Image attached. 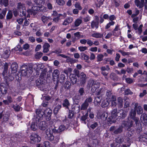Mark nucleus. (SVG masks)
I'll use <instances>...</instances> for the list:
<instances>
[{"label": "nucleus", "mask_w": 147, "mask_h": 147, "mask_svg": "<svg viewBox=\"0 0 147 147\" xmlns=\"http://www.w3.org/2000/svg\"><path fill=\"white\" fill-rule=\"evenodd\" d=\"M43 55V53L41 52H37L36 53L35 57L36 59H39Z\"/></svg>", "instance_id": "3c124183"}, {"label": "nucleus", "mask_w": 147, "mask_h": 147, "mask_svg": "<svg viewBox=\"0 0 147 147\" xmlns=\"http://www.w3.org/2000/svg\"><path fill=\"white\" fill-rule=\"evenodd\" d=\"M135 110L136 111L137 114L138 115L142 114L143 112V109L140 106H138Z\"/></svg>", "instance_id": "c85d7f7f"}, {"label": "nucleus", "mask_w": 147, "mask_h": 147, "mask_svg": "<svg viewBox=\"0 0 147 147\" xmlns=\"http://www.w3.org/2000/svg\"><path fill=\"white\" fill-rule=\"evenodd\" d=\"M75 7L77 9H78L79 10H81L82 8L80 5V3L78 2H76L75 4Z\"/></svg>", "instance_id": "603ef678"}, {"label": "nucleus", "mask_w": 147, "mask_h": 147, "mask_svg": "<svg viewBox=\"0 0 147 147\" xmlns=\"http://www.w3.org/2000/svg\"><path fill=\"white\" fill-rule=\"evenodd\" d=\"M56 3L60 6L63 5L65 4V1L63 0H56Z\"/></svg>", "instance_id": "8fccbe9b"}, {"label": "nucleus", "mask_w": 147, "mask_h": 147, "mask_svg": "<svg viewBox=\"0 0 147 147\" xmlns=\"http://www.w3.org/2000/svg\"><path fill=\"white\" fill-rule=\"evenodd\" d=\"M82 20L81 19L78 18L74 22V25L77 27L79 26L82 22Z\"/></svg>", "instance_id": "7c9ffc66"}, {"label": "nucleus", "mask_w": 147, "mask_h": 147, "mask_svg": "<svg viewBox=\"0 0 147 147\" xmlns=\"http://www.w3.org/2000/svg\"><path fill=\"white\" fill-rule=\"evenodd\" d=\"M116 141L117 143H121L123 142V139L122 138L119 137L116 139Z\"/></svg>", "instance_id": "69168bd1"}, {"label": "nucleus", "mask_w": 147, "mask_h": 147, "mask_svg": "<svg viewBox=\"0 0 147 147\" xmlns=\"http://www.w3.org/2000/svg\"><path fill=\"white\" fill-rule=\"evenodd\" d=\"M118 52L121 53L122 55L125 56L126 55H129V52H127L125 51H123L122 50H120L118 51Z\"/></svg>", "instance_id": "4d7b16f0"}, {"label": "nucleus", "mask_w": 147, "mask_h": 147, "mask_svg": "<svg viewBox=\"0 0 147 147\" xmlns=\"http://www.w3.org/2000/svg\"><path fill=\"white\" fill-rule=\"evenodd\" d=\"M115 24V22L111 21L108 23L105 26V29H107L109 28L111 26H113Z\"/></svg>", "instance_id": "79ce46f5"}, {"label": "nucleus", "mask_w": 147, "mask_h": 147, "mask_svg": "<svg viewBox=\"0 0 147 147\" xmlns=\"http://www.w3.org/2000/svg\"><path fill=\"white\" fill-rule=\"evenodd\" d=\"M65 129V127L64 125H60L58 129V133L64 131Z\"/></svg>", "instance_id": "37998d69"}, {"label": "nucleus", "mask_w": 147, "mask_h": 147, "mask_svg": "<svg viewBox=\"0 0 147 147\" xmlns=\"http://www.w3.org/2000/svg\"><path fill=\"white\" fill-rule=\"evenodd\" d=\"M21 75L22 76H26L28 74V67L26 65H22L21 67Z\"/></svg>", "instance_id": "f8f14e48"}, {"label": "nucleus", "mask_w": 147, "mask_h": 147, "mask_svg": "<svg viewBox=\"0 0 147 147\" xmlns=\"http://www.w3.org/2000/svg\"><path fill=\"white\" fill-rule=\"evenodd\" d=\"M136 114V111L132 109L129 115L132 119H133V118L135 117Z\"/></svg>", "instance_id": "f704fd0d"}, {"label": "nucleus", "mask_w": 147, "mask_h": 147, "mask_svg": "<svg viewBox=\"0 0 147 147\" xmlns=\"http://www.w3.org/2000/svg\"><path fill=\"white\" fill-rule=\"evenodd\" d=\"M39 5L37 6H33L32 7V9H29L28 10L27 12L29 14H32V13H34L35 11H38L39 10Z\"/></svg>", "instance_id": "ddd939ff"}, {"label": "nucleus", "mask_w": 147, "mask_h": 147, "mask_svg": "<svg viewBox=\"0 0 147 147\" xmlns=\"http://www.w3.org/2000/svg\"><path fill=\"white\" fill-rule=\"evenodd\" d=\"M66 61L67 62H69L71 63H72L76 62V60L68 57L66 59Z\"/></svg>", "instance_id": "a18cd8bd"}, {"label": "nucleus", "mask_w": 147, "mask_h": 147, "mask_svg": "<svg viewBox=\"0 0 147 147\" xmlns=\"http://www.w3.org/2000/svg\"><path fill=\"white\" fill-rule=\"evenodd\" d=\"M60 137L59 135L56 136L55 137V139L54 140V142L55 143H57L59 141Z\"/></svg>", "instance_id": "0e129e2a"}, {"label": "nucleus", "mask_w": 147, "mask_h": 147, "mask_svg": "<svg viewBox=\"0 0 147 147\" xmlns=\"http://www.w3.org/2000/svg\"><path fill=\"white\" fill-rule=\"evenodd\" d=\"M59 71L57 69L54 70L52 73L53 78L54 79H57L59 78Z\"/></svg>", "instance_id": "f3484780"}, {"label": "nucleus", "mask_w": 147, "mask_h": 147, "mask_svg": "<svg viewBox=\"0 0 147 147\" xmlns=\"http://www.w3.org/2000/svg\"><path fill=\"white\" fill-rule=\"evenodd\" d=\"M142 118L144 120H147V115L145 113H143L141 115V118Z\"/></svg>", "instance_id": "774afa93"}, {"label": "nucleus", "mask_w": 147, "mask_h": 147, "mask_svg": "<svg viewBox=\"0 0 147 147\" xmlns=\"http://www.w3.org/2000/svg\"><path fill=\"white\" fill-rule=\"evenodd\" d=\"M34 2L37 5H43L45 3L44 0H34Z\"/></svg>", "instance_id": "58836bf2"}, {"label": "nucleus", "mask_w": 147, "mask_h": 147, "mask_svg": "<svg viewBox=\"0 0 147 147\" xmlns=\"http://www.w3.org/2000/svg\"><path fill=\"white\" fill-rule=\"evenodd\" d=\"M125 82L127 84H130L133 83L134 82V80L130 78H125Z\"/></svg>", "instance_id": "c756f323"}, {"label": "nucleus", "mask_w": 147, "mask_h": 147, "mask_svg": "<svg viewBox=\"0 0 147 147\" xmlns=\"http://www.w3.org/2000/svg\"><path fill=\"white\" fill-rule=\"evenodd\" d=\"M36 118L33 119V121L31 125V128L32 130L35 131L38 128L37 124L40 121L42 120L44 113L39 109L36 110Z\"/></svg>", "instance_id": "f257e3e1"}, {"label": "nucleus", "mask_w": 147, "mask_h": 147, "mask_svg": "<svg viewBox=\"0 0 147 147\" xmlns=\"http://www.w3.org/2000/svg\"><path fill=\"white\" fill-rule=\"evenodd\" d=\"M50 18V17H47L43 15L41 17V20L42 21L43 23L45 24L47 23L49 19Z\"/></svg>", "instance_id": "cd10ccee"}, {"label": "nucleus", "mask_w": 147, "mask_h": 147, "mask_svg": "<svg viewBox=\"0 0 147 147\" xmlns=\"http://www.w3.org/2000/svg\"><path fill=\"white\" fill-rule=\"evenodd\" d=\"M20 13V15L21 16H25L26 13V10L25 9H21V10H19Z\"/></svg>", "instance_id": "5fc2aeb1"}, {"label": "nucleus", "mask_w": 147, "mask_h": 147, "mask_svg": "<svg viewBox=\"0 0 147 147\" xmlns=\"http://www.w3.org/2000/svg\"><path fill=\"white\" fill-rule=\"evenodd\" d=\"M1 91L3 93L5 94L7 92V89L6 87V85L4 83H1L0 84Z\"/></svg>", "instance_id": "a211bd4d"}, {"label": "nucleus", "mask_w": 147, "mask_h": 147, "mask_svg": "<svg viewBox=\"0 0 147 147\" xmlns=\"http://www.w3.org/2000/svg\"><path fill=\"white\" fill-rule=\"evenodd\" d=\"M73 20V18L72 17H69L64 20L62 24L63 25L67 26L71 23Z\"/></svg>", "instance_id": "2eb2a0df"}, {"label": "nucleus", "mask_w": 147, "mask_h": 147, "mask_svg": "<svg viewBox=\"0 0 147 147\" xmlns=\"http://www.w3.org/2000/svg\"><path fill=\"white\" fill-rule=\"evenodd\" d=\"M38 126L39 129L42 130H45L48 127L45 122L43 121L40 122Z\"/></svg>", "instance_id": "dca6fc26"}, {"label": "nucleus", "mask_w": 147, "mask_h": 147, "mask_svg": "<svg viewBox=\"0 0 147 147\" xmlns=\"http://www.w3.org/2000/svg\"><path fill=\"white\" fill-rule=\"evenodd\" d=\"M51 129L49 128L46 131V138L49 140L52 141L54 140V137L52 134Z\"/></svg>", "instance_id": "423d86ee"}, {"label": "nucleus", "mask_w": 147, "mask_h": 147, "mask_svg": "<svg viewBox=\"0 0 147 147\" xmlns=\"http://www.w3.org/2000/svg\"><path fill=\"white\" fill-rule=\"evenodd\" d=\"M12 13L11 11L9 10L8 11L6 16V18L7 19H11L12 17Z\"/></svg>", "instance_id": "c03bdc74"}, {"label": "nucleus", "mask_w": 147, "mask_h": 147, "mask_svg": "<svg viewBox=\"0 0 147 147\" xmlns=\"http://www.w3.org/2000/svg\"><path fill=\"white\" fill-rule=\"evenodd\" d=\"M72 71V69L71 68L68 67L64 70V72L68 76L69 74H70L71 72Z\"/></svg>", "instance_id": "a19ab883"}, {"label": "nucleus", "mask_w": 147, "mask_h": 147, "mask_svg": "<svg viewBox=\"0 0 147 147\" xmlns=\"http://www.w3.org/2000/svg\"><path fill=\"white\" fill-rule=\"evenodd\" d=\"M113 36L117 37L121 34V32L119 28V26L117 25L115 26V28L113 30L112 32Z\"/></svg>", "instance_id": "1a4fd4ad"}, {"label": "nucleus", "mask_w": 147, "mask_h": 147, "mask_svg": "<svg viewBox=\"0 0 147 147\" xmlns=\"http://www.w3.org/2000/svg\"><path fill=\"white\" fill-rule=\"evenodd\" d=\"M102 97L101 96H98L96 97L94 100V102L95 105H97L98 104L100 103L102 100Z\"/></svg>", "instance_id": "393cba45"}, {"label": "nucleus", "mask_w": 147, "mask_h": 147, "mask_svg": "<svg viewBox=\"0 0 147 147\" xmlns=\"http://www.w3.org/2000/svg\"><path fill=\"white\" fill-rule=\"evenodd\" d=\"M109 104V103L107 100H104L101 104V106L103 108H105L108 106Z\"/></svg>", "instance_id": "72a5a7b5"}, {"label": "nucleus", "mask_w": 147, "mask_h": 147, "mask_svg": "<svg viewBox=\"0 0 147 147\" xmlns=\"http://www.w3.org/2000/svg\"><path fill=\"white\" fill-rule=\"evenodd\" d=\"M39 10L42 11H46L47 8L46 7L42 5H39Z\"/></svg>", "instance_id": "052dcab7"}, {"label": "nucleus", "mask_w": 147, "mask_h": 147, "mask_svg": "<svg viewBox=\"0 0 147 147\" xmlns=\"http://www.w3.org/2000/svg\"><path fill=\"white\" fill-rule=\"evenodd\" d=\"M127 115V112L125 110L120 109L118 111V117L123 119H124Z\"/></svg>", "instance_id": "6e6552de"}, {"label": "nucleus", "mask_w": 147, "mask_h": 147, "mask_svg": "<svg viewBox=\"0 0 147 147\" xmlns=\"http://www.w3.org/2000/svg\"><path fill=\"white\" fill-rule=\"evenodd\" d=\"M125 95L132 94L133 92L131 91L130 89H127L125 91Z\"/></svg>", "instance_id": "bf43d9fd"}, {"label": "nucleus", "mask_w": 147, "mask_h": 147, "mask_svg": "<svg viewBox=\"0 0 147 147\" xmlns=\"http://www.w3.org/2000/svg\"><path fill=\"white\" fill-rule=\"evenodd\" d=\"M92 101V98L91 97H89L86 99L84 101L87 103H90Z\"/></svg>", "instance_id": "680f3d73"}, {"label": "nucleus", "mask_w": 147, "mask_h": 147, "mask_svg": "<svg viewBox=\"0 0 147 147\" xmlns=\"http://www.w3.org/2000/svg\"><path fill=\"white\" fill-rule=\"evenodd\" d=\"M30 138L31 141L35 143L39 142L41 139L40 137L37 134L35 133L32 134Z\"/></svg>", "instance_id": "39448f33"}, {"label": "nucleus", "mask_w": 147, "mask_h": 147, "mask_svg": "<svg viewBox=\"0 0 147 147\" xmlns=\"http://www.w3.org/2000/svg\"><path fill=\"white\" fill-rule=\"evenodd\" d=\"M140 140L142 142H147V134L141 135L140 137Z\"/></svg>", "instance_id": "412c9836"}, {"label": "nucleus", "mask_w": 147, "mask_h": 147, "mask_svg": "<svg viewBox=\"0 0 147 147\" xmlns=\"http://www.w3.org/2000/svg\"><path fill=\"white\" fill-rule=\"evenodd\" d=\"M79 93L80 96L83 95L84 93V88H80L79 90Z\"/></svg>", "instance_id": "338daca9"}, {"label": "nucleus", "mask_w": 147, "mask_h": 147, "mask_svg": "<svg viewBox=\"0 0 147 147\" xmlns=\"http://www.w3.org/2000/svg\"><path fill=\"white\" fill-rule=\"evenodd\" d=\"M118 111L117 108L113 109L111 112V117H109L107 119L108 122L110 124L115 123L116 118L118 117Z\"/></svg>", "instance_id": "f03ea898"}, {"label": "nucleus", "mask_w": 147, "mask_h": 147, "mask_svg": "<svg viewBox=\"0 0 147 147\" xmlns=\"http://www.w3.org/2000/svg\"><path fill=\"white\" fill-rule=\"evenodd\" d=\"M41 112H42L41 110L40 109ZM44 114H45V115L47 116H51L52 114V111L50 109H47L45 111L44 113L43 112Z\"/></svg>", "instance_id": "bb28decb"}, {"label": "nucleus", "mask_w": 147, "mask_h": 147, "mask_svg": "<svg viewBox=\"0 0 147 147\" xmlns=\"http://www.w3.org/2000/svg\"><path fill=\"white\" fill-rule=\"evenodd\" d=\"M16 80L19 81L21 79V74L20 72H19L16 76Z\"/></svg>", "instance_id": "13d9d810"}, {"label": "nucleus", "mask_w": 147, "mask_h": 147, "mask_svg": "<svg viewBox=\"0 0 147 147\" xmlns=\"http://www.w3.org/2000/svg\"><path fill=\"white\" fill-rule=\"evenodd\" d=\"M63 105L66 108L69 109V107L70 105V104L69 100L67 99H65L63 101Z\"/></svg>", "instance_id": "5701e85b"}, {"label": "nucleus", "mask_w": 147, "mask_h": 147, "mask_svg": "<svg viewBox=\"0 0 147 147\" xmlns=\"http://www.w3.org/2000/svg\"><path fill=\"white\" fill-rule=\"evenodd\" d=\"M10 54V51L6 48L1 49L0 54L2 58L6 59L8 58Z\"/></svg>", "instance_id": "20e7f679"}, {"label": "nucleus", "mask_w": 147, "mask_h": 147, "mask_svg": "<svg viewBox=\"0 0 147 147\" xmlns=\"http://www.w3.org/2000/svg\"><path fill=\"white\" fill-rule=\"evenodd\" d=\"M71 83L72 84H76L77 82V78L76 75L75 74H71L69 76Z\"/></svg>", "instance_id": "9b49d317"}, {"label": "nucleus", "mask_w": 147, "mask_h": 147, "mask_svg": "<svg viewBox=\"0 0 147 147\" xmlns=\"http://www.w3.org/2000/svg\"><path fill=\"white\" fill-rule=\"evenodd\" d=\"M122 131V126H120L117 129L114 130V133L115 134H117L121 133Z\"/></svg>", "instance_id": "ea45409f"}, {"label": "nucleus", "mask_w": 147, "mask_h": 147, "mask_svg": "<svg viewBox=\"0 0 147 147\" xmlns=\"http://www.w3.org/2000/svg\"><path fill=\"white\" fill-rule=\"evenodd\" d=\"M88 106L89 104L87 103L84 101L81 105V109L82 110H86L87 109Z\"/></svg>", "instance_id": "2f4dec72"}, {"label": "nucleus", "mask_w": 147, "mask_h": 147, "mask_svg": "<svg viewBox=\"0 0 147 147\" xmlns=\"http://www.w3.org/2000/svg\"><path fill=\"white\" fill-rule=\"evenodd\" d=\"M61 107V105H57L54 109V113L55 114L57 113Z\"/></svg>", "instance_id": "49530a36"}, {"label": "nucleus", "mask_w": 147, "mask_h": 147, "mask_svg": "<svg viewBox=\"0 0 147 147\" xmlns=\"http://www.w3.org/2000/svg\"><path fill=\"white\" fill-rule=\"evenodd\" d=\"M88 115V114L87 113H86L85 115L82 116L81 118V120L84 121V123L85 124H86V122L85 121L86 119H87Z\"/></svg>", "instance_id": "4c0bfd02"}, {"label": "nucleus", "mask_w": 147, "mask_h": 147, "mask_svg": "<svg viewBox=\"0 0 147 147\" xmlns=\"http://www.w3.org/2000/svg\"><path fill=\"white\" fill-rule=\"evenodd\" d=\"M88 47L86 46H80L78 47V49L81 51H84L87 49Z\"/></svg>", "instance_id": "e2e57ef3"}, {"label": "nucleus", "mask_w": 147, "mask_h": 147, "mask_svg": "<svg viewBox=\"0 0 147 147\" xmlns=\"http://www.w3.org/2000/svg\"><path fill=\"white\" fill-rule=\"evenodd\" d=\"M18 68V65L17 63L15 62L11 64V69L12 73H16L17 71Z\"/></svg>", "instance_id": "4468645a"}, {"label": "nucleus", "mask_w": 147, "mask_h": 147, "mask_svg": "<svg viewBox=\"0 0 147 147\" xmlns=\"http://www.w3.org/2000/svg\"><path fill=\"white\" fill-rule=\"evenodd\" d=\"M100 69L102 71H104L105 70H107V71H108L110 69V68L109 66L107 65L106 67L102 66L101 67Z\"/></svg>", "instance_id": "09e8293b"}, {"label": "nucleus", "mask_w": 147, "mask_h": 147, "mask_svg": "<svg viewBox=\"0 0 147 147\" xmlns=\"http://www.w3.org/2000/svg\"><path fill=\"white\" fill-rule=\"evenodd\" d=\"M50 47L49 44L47 43H45L43 46V52L44 53H47L49 51V48Z\"/></svg>", "instance_id": "6ab92c4d"}, {"label": "nucleus", "mask_w": 147, "mask_h": 147, "mask_svg": "<svg viewBox=\"0 0 147 147\" xmlns=\"http://www.w3.org/2000/svg\"><path fill=\"white\" fill-rule=\"evenodd\" d=\"M117 104L118 106V107L119 108H121L122 107L123 105V99L121 97H119L117 98Z\"/></svg>", "instance_id": "4be33fe9"}, {"label": "nucleus", "mask_w": 147, "mask_h": 147, "mask_svg": "<svg viewBox=\"0 0 147 147\" xmlns=\"http://www.w3.org/2000/svg\"><path fill=\"white\" fill-rule=\"evenodd\" d=\"M135 3L136 6L140 8H142L144 6V2L142 1L140 2L139 0H135Z\"/></svg>", "instance_id": "aec40b11"}, {"label": "nucleus", "mask_w": 147, "mask_h": 147, "mask_svg": "<svg viewBox=\"0 0 147 147\" xmlns=\"http://www.w3.org/2000/svg\"><path fill=\"white\" fill-rule=\"evenodd\" d=\"M104 55L102 54H98L97 57L98 61H100L103 60Z\"/></svg>", "instance_id": "864d4df0"}, {"label": "nucleus", "mask_w": 147, "mask_h": 147, "mask_svg": "<svg viewBox=\"0 0 147 147\" xmlns=\"http://www.w3.org/2000/svg\"><path fill=\"white\" fill-rule=\"evenodd\" d=\"M80 84H85L87 79V77L86 74L83 72H82L80 74Z\"/></svg>", "instance_id": "9d476101"}, {"label": "nucleus", "mask_w": 147, "mask_h": 147, "mask_svg": "<svg viewBox=\"0 0 147 147\" xmlns=\"http://www.w3.org/2000/svg\"><path fill=\"white\" fill-rule=\"evenodd\" d=\"M65 79V75L64 74H62L60 76L59 80L60 81V82H64Z\"/></svg>", "instance_id": "de8ad7c7"}, {"label": "nucleus", "mask_w": 147, "mask_h": 147, "mask_svg": "<svg viewBox=\"0 0 147 147\" xmlns=\"http://www.w3.org/2000/svg\"><path fill=\"white\" fill-rule=\"evenodd\" d=\"M147 94V91L146 90H144L142 92L140 93L139 96L140 98H142L145 95Z\"/></svg>", "instance_id": "6e6d98bb"}, {"label": "nucleus", "mask_w": 147, "mask_h": 147, "mask_svg": "<svg viewBox=\"0 0 147 147\" xmlns=\"http://www.w3.org/2000/svg\"><path fill=\"white\" fill-rule=\"evenodd\" d=\"M105 90H106L105 88H101L100 90L96 93V94L97 95L100 94L102 95L105 93Z\"/></svg>", "instance_id": "473e14b6"}, {"label": "nucleus", "mask_w": 147, "mask_h": 147, "mask_svg": "<svg viewBox=\"0 0 147 147\" xmlns=\"http://www.w3.org/2000/svg\"><path fill=\"white\" fill-rule=\"evenodd\" d=\"M12 108H13L16 111H20V110H22V108L18 105H13L12 106Z\"/></svg>", "instance_id": "c9c22d12"}, {"label": "nucleus", "mask_w": 147, "mask_h": 147, "mask_svg": "<svg viewBox=\"0 0 147 147\" xmlns=\"http://www.w3.org/2000/svg\"><path fill=\"white\" fill-rule=\"evenodd\" d=\"M92 36L93 37L96 38H102L103 36V35L100 33L96 32L92 34Z\"/></svg>", "instance_id": "a878e982"}, {"label": "nucleus", "mask_w": 147, "mask_h": 147, "mask_svg": "<svg viewBox=\"0 0 147 147\" xmlns=\"http://www.w3.org/2000/svg\"><path fill=\"white\" fill-rule=\"evenodd\" d=\"M17 7L19 10H21V9H25V8L24 5L21 3H18Z\"/></svg>", "instance_id": "e433bc0d"}, {"label": "nucleus", "mask_w": 147, "mask_h": 147, "mask_svg": "<svg viewBox=\"0 0 147 147\" xmlns=\"http://www.w3.org/2000/svg\"><path fill=\"white\" fill-rule=\"evenodd\" d=\"M88 84L89 87L91 88V91L93 92H94L96 91L97 89L99 87L100 85V84L99 82L92 80H89Z\"/></svg>", "instance_id": "7ed1b4c3"}, {"label": "nucleus", "mask_w": 147, "mask_h": 147, "mask_svg": "<svg viewBox=\"0 0 147 147\" xmlns=\"http://www.w3.org/2000/svg\"><path fill=\"white\" fill-rule=\"evenodd\" d=\"M116 98L115 96H112L111 99V105L112 106H115L117 105L116 102Z\"/></svg>", "instance_id": "b1692460"}, {"label": "nucleus", "mask_w": 147, "mask_h": 147, "mask_svg": "<svg viewBox=\"0 0 147 147\" xmlns=\"http://www.w3.org/2000/svg\"><path fill=\"white\" fill-rule=\"evenodd\" d=\"M98 18L96 17L95 20L92 21L91 23V27L92 29L95 28L97 29L98 27L99 22H98Z\"/></svg>", "instance_id": "0eeeda50"}]
</instances>
